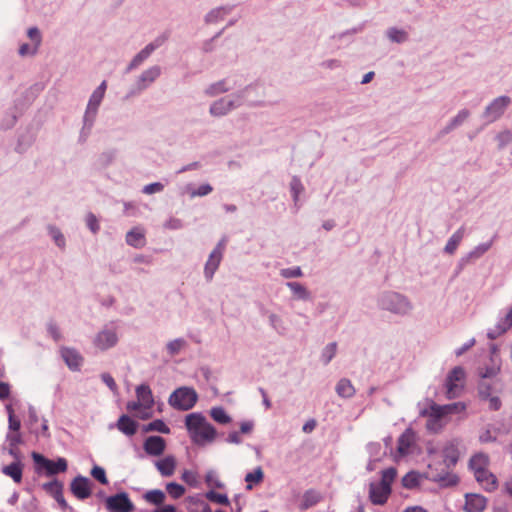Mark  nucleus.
<instances>
[{
    "label": "nucleus",
    "instance_id": "f03ea898",
    "mask_svg": "<svg viewBox=\"0 0 512 512\" xmlns=\"http://www.w3.org/2000/svg\"><path fill=\"white\" fill-rule=\"evenodd\" d=\"M377 304L380 309L399 316H405L413 309V304L407 296L391 290L380 293Z\"/></svg>",
    "mask_w": 512,
    "mask_h": 512
},
{
    "label": "nucleus",
    "instance_id": "9b49d317",
    "mask_svg": "<svg viewBox=\"0 0 512 512\" xmlns=\"http://www.w3.org/2000/svg\"><path fill=\"white\" fill-rule=\"evenodd\" d=\"M467 405L464 402H454L445 405H439L435 402L431 403V415L434 419H443L448 415L459 414L464 412Z\"/></svg>",
    "mask_w": 512,
    "mask_h": 512
},
{
    "label": "nucleus",
    "instance_id": "c03bdc74",
    "mask_svg": "<svg viewBox=\"0 0 512 512\" xmlns=\"http://www.w3.org/2000/svg\"><path fill=\"white\" fill-rule=\"evenodd\" d=\"M304 191V186L301 179L298 176H293L290 181V192L294 202V205L298 207V201L300 194Z\"/></svg>",
    "mask_w": 512,
    "mask_h": 512
},
{
    "label": "nucleus",
    "instance_id": "393cba45",
    "mask_svg": "<svg viewBox=\"0 0 512 512\" xmlns=\"http://www.w3.org/2000/svg\"><path fill=\"white\" fill-rule=\"evenodd\" d=\"M155 465L163 477H170L175 472L176 459L172 455H167L164 458L156 461Z\"/></svg>",
    "mask_w": 512,
    "mask_h": 512
},
{
    "label": "nucleus",
    "instance_id": "2f4dec72",
    "mask_svg": "<svg viewBox=\"0 0 512 512\" xmlns=\"http://www.w3.org/2000/svg\"><path fill=\"white\" fill-rule=\"evenodd\" d=\"M35 135L30 131H26L18 136L15 151L19 154L25 153L35 142Z\"/></svg>",
    "mask_w": 512,
    "mask_h": 512
},
{
    "label": "nucleus",
    "instance_id": "9d476101",
    "mask_svg": "<svg viewBox=\"0 0 512 512\" xmlns=\"http://www.w3.org/2000/svg\"><path fill=\"white\" fill-rule=\"evenodd\" d=\"M478 398H486L490 395L502 394L505 391V384L500 378L494 380H478L476 384Z\"/></svg>",
    "mask_w": 512,
    "mask_h": 512
},
{
    "label": "nucleus",
    "instance_id": "4468645a",
    "mask_svg": "<svg viewBox=\"0 0 512 512\" xmlns=\"http://www.w3.org/2000/svg\"><path fill=\"white\" fill-rule=\"evenodd\" d=\"M139 426V422L134 420L128 414H122L120 415L115 424L109 425V428L111 429L113 427H116L124 435L131 437L137 433Z\"/></svg>",
    "mask_w": 512,
    "mask_h": 512
},
{
    "label": "nucleus",
    "instance_id": "4c0bfd02",
    "mask_svg": "<svg viewBox=\"0 0 512 512\" xmlns=\"http://www.w3.org/2000/svg\"><path fill=\"white\" fill-rule=\"evenodd\" d=\"M209 414H210V417L216 423L221 424V425H227V424L231 423V421H232L231 416L221 406L212 407L210 409Z\"/></svg>",
    "mask_w": 512,
    "mask_h": 512
},
{
    "label": "nucleus",
    "instance_id": "3c124183",
    "mask_svg": "<svg viewBox=\"0 0 512 512\" xmlns=\"http://www.w3.org/2000/svg\"><path fill=\"white\" fill-rule=\"evenodd\" d=\"M166 491L173 499H179L185 494L186 489L182 484L169 482L166 484Z\"/></svg>",
    "mask_w": 512,
    "mask_h": 512
},
{
    "label": "nucleus",
    "instance_id": "c9c22d12",
    "mask_svg": "<svg viewBox=\"0 0 512 512\" xmlns=\"http://www.w3.org/2000/svg\"><path fill=\"white\" fill-rule=\"evenodd\" d=\"M401 483L404 488L409 490L418 488L421 483V474L415 470H411L402 477Z\"/></svg>",
    "mask_w": 512,
    "mask_h": 512
},
{
    "label": "nucleus",
    "instance_id": "c756f323",
    "mask_svg": "<svg viewBox=\"0 0 512 512\" xmlns=\"http://www.w3.org/2000/svg\"><path fill=\"white\" fill-rule=\"evenodd\" d=\"M223 257L217 256L213 253L209 254V257L204 266V276L207 281H211L217 271Z\"/></svg>",
    "mask_w": 512,
    "mask_h": 512
},
{
    "label": "nucleus",
    "instance_id": "473e14b6",
    "mask_svg": "<svg viewBox=\"0 0 512 512\" xmlns=\"http://www.w3.org/2000/svg\"><path fill=\"white\" fill-rule=\"evenodd\" d=\"M246 489L252 490L255 485H259L264 480V472L261 466H257L253 471L248 472L244 478Z\"/></svg>",
    "mask_w": 512,
    "mask_h": 512
},
{
    "label": "nucleus",
    "instance_id": "7c9ffc66",
    "mask_svg": "<svg viewBox=\"0 0 512 512\" xmlns=\"http://www.w3.org/2000/svg\"><path fill=\"white\" fill-rule=\"evenodd\" d=\"M142 498L151 505L156 506V508L160 507L164 504L166 500V494L161 489H152L146 491Z\"/></svg>",
    "mask_w": 512,
    "mask_h": 512
},
{
    "label": "nucleus",
    "instance_id": "bb28decb",
    "mask_svg": "<svg viewBox=\"0 0 512 512\" xmlns=\"http://www.w3.org/2000/svg\"><path fill=\"white\" fill-rule=\"evenodd\" d=\"M321 500L322 496L318 491L314 489L306 490L299 503V509L302 511L308 510L309 508L317 505Z\"/></svg>",
    "mask_w": 512,
    "mask_h": 512
},
{
    "label": "nucleus",
    "instance_id": "37998d69",
    "mask_svg": "<svg viewBox=\"0 0 512 512\" xmlns=\"http://www.w3.org/2000/svg\"><path fill=\"white\" fill-rule=\"evenodd\" d=\"M493 240H490L485 243H480L473 250L467 253L465 256L468 258L470 262L479 259L482 257L492 246Z\"/></svg>",
    "mask_w": 512,
    "mask_h": 512
},
{
    "label": "nucleus",
    "instance_id": "774afa93",
    "mask_svg": "<svg viewBox=\"0 0 512 512\" xmlns=\"http://www.w3.org/2000/svg\"><path fill=\"white\" fill-rule=\"evenodd\" d=\"M496 139L498 141L499 148L502 149L512 142V133L509 130H504L497 134Z\"/></svg>",
    "mask_w": 512,
    "mask_h": 512
},
{
    "label": "nucleus",
    "instance_id": "dca6fc26",
    "mask_svg": "<svg viewBox=\"0 0 512 512\" xmlns=\"http://www.w3.org/2000/svg\"><path fill=\"white\" fill-rule=\"evenodd\" d=\"M416 438V433L412 428H406L405 431L399 436L397 440V452L400 457H405L410 454V448L413 446Z\"/></svg>",
    "mask_w": 512,
    "mask_h": 512
},
{
    "label": "nucleus",
    "instance_id": "f704fd0d",
    "mask_svg": "<svg viewBox=\"0 0 512 512\" xmlns=\"http://www.w3.org/2000/svg\"><path fill=\"white\" fill-rule=\"evenodd\" d=\"M465 229L464 227H460L456 232L453 233V235L448 239L445 247L444 252L446 254L452 255L457 250V247L459 246L460 242L462 241L464 237Z\"/></svg>",
    "mask_w": 512,
    "mask_h": 512
},
{
    "label": "nucleus",
    "instance_id": "72a5a7b5",
    "mask_svg": "<svg viewBox=\"0 0 512 512\" xmlns=\"http://www.w3.org/2000/svg\"><path fill=\"white\" fill-rule=\"evenodd\" d=\"M142 432L143 433L159 432L162 434H170L171 429L165 423V421L163 419H155V420L149 422L148 424L143 425Z\"/></svg>",
    "mask_w": 512,
    "mask_h": 512
},
{
    "label": "nucleus",
    "instance_id": "bf43d9fd",
    "mask_svg": "<svg viewBox=\"0 0 512 512\" xmlns=\"http://www.w3.org/2000/svg\"><path fill=\"white\" fill-rule=\"evenodd\" d=\"M498 395L499 394H495V395H490L489 397H486V398H478V399L481 402H488L489 403L488 409L490 411H499L502 407V401Z\"/></svg>",
    "mask_w": 512,
    "mask_h": 512
},
{
    "label": "nucleus",
    "instance_id": "6e6552de",
    "mask_svg": "<svg viewBox=\"0 0 512 512\" xmlns=\"http://www.w3.org/2000/svg\"><path fill=\"white\" fill-rule=\"evenodd\" d=\"M511 102V98L506 95L495 98L486 106L482 114V118L485 119L487 123H492L498 120L504 114Z\"/></svg>",
    "mask_w": 512,
    "mask_h": 512
},
{
    "label": "nucleus",
    "instance_id": "09e8293b",
    "mask_svg": "<svg viewBox=\"0 0 512 512\" xmlns=\"http://www.w3.org/2000/svg\"><path fill=\"white\" fill-rule=\"evenodd\" d=\"M205 497L214 503H217L222 506H230V500L227 494L218 493L215 490H209L206 492Z\"/></svg>",
    "mask_w": 512,
    "mask_h": 512
},
{
    "label": "nucleus",
    "instance_id": "1a4fd4ad",
    "mask_svg": "<svg viewBox=\"0 0 512 512\" xmlns=\"http://www.w3.org/2000/svg\"><path fill=\"white\" fill-rule=\"evenodd\" d=\"M93 482L86 476L77 475L70 483L71 493L79 500H85L92 495Z\"/></svg>",
    "mask_w": 512,
    "mask_h": 512
},
{
    "label": "nucleus",
    "instance_id": "0e129e2a",
    "mask_svg": "<svg viewBox=\"0 0 512 512\" xmlns=\"http://www.w3.org/2000/svg\"><path fill=\"white\" fill-rule=\"evenodd\" d=\"M181 479L190 487L197 488L199 486V482L197 480V475L195 472L190 470H184Z\"/></svg>",
    "mask_w": 512,
    "mask_h": 512
},
{
    "label": "nucleus",
    "instance_id": "ddd939ff",
    "mask_svg": "<svg viewBox=\"0 0 512 512\" xmlns=\"http://www.w3.org/2000/svg\"><path fill=\"white\" fill-rule=\"evenodd\" d=\"M61 357L71 371H80L84 358L78 350L71 347H62Z\"/></svg>",
    "mask_w": 512,
    "mask_h": 512
},
{
    "label": "nucleus",
    "instance_id": "c85d7f7f",
    "mask_svg": "<svg viewBox=\"0 0 512 512\" xmlns=\"http://www.w3.org/2000/svg\"><path fill=\"white\" fill-rule=\"evenodd\" d=\"M337 395L344 399L352 398L356 390L348 378H341L335 387Z\"/></svg>",
    "mask_w": 512,
    "mask_h": 512
},
{
    "label": "nucleus",
    "instance_id": "7ed1b4c3",
    "mask_svg": "<svg viewBox=\"0 0 512 512\" xmlns=\"http://www.w3.org/2000/svg\"><path fill=\"white\" fill-rule=\"evenodd\" d=\"M31 458L34 472L39 476L54 477L60 473H65L68 469V461L64 457H57L52 460L39 452L33 451Z\"/></svg>",
    "mask_w": 512,
    "mask_h": 512
},
{
    "label": "nucleus",
    "instance_id": "cd10ccee",
    "mask_svg": "<svg viewBox=\"0 0 512 512\" xmlns=\"http://www.w3.org/2000/svg\"><path fill=\"white\" fill-rule=\"evenodd\" d=\"M430 480L438 483L442 488L454 487L459 483V477L450 472L437 473Z\"/></svg>",
    "mask_w": 512,
    "mask_h": 512
},
{
    "label": "nucleus",
    "instance_id": "69168bd1",
    "mask_svg": "<svg viewBox=\"0 0 512 512\" xmlns=\"http://www.w3.org/2000/svg\"><path fill=\"white\" fill-rule=\"evenodd\" d=\"M268 319H269V323L273 327V329H275L280 334L283 333L285 328L283 326V321L279 315H277L275 313H270L268 315Z\"/></svg>",
    "mask_w": 512,
    "mask_h": 512
},
{
    "label": "nucleus",
    "instance_id": "a878e982",
    "mask_svg": "<svg viewBox=\"0 0 512 512\" xmlns=\"http://www.w3.org/2000/svg\"><path fill=\"white\" fill-rule=\"evenodd\" d=\"M443 457L444 463L448 469L454 467L458 463L460 458V452L458 450L457 445L454 442L448 443L443 448Z\"/></svg>",
    "mask_w": 512,
    "mask_h": 512
},
{
    "label": "nucleus",
    "instance_id": "680f3d73",
    "mask_svg": "<svg viewBox=\"0 0 512 512\" xmlns=\"http://www.w3.org/2000/svg\"><path fill=\"white\" fill-rule=\"evenodd\" d=\"M169 38L168 33H162L161 35L157 36L152 42L147 44L145 47L149 50V52L152 54L156 49L161 47Z\"/></svg>",
    "mask_w": 512,
    "mask_h": 512
},
{
    "label": "nucleus",
    "instance_id": "de8ad7c7",
    "mask_svg": "<svg viewBox=\"0 0 512 512\" xmlns=\"http://www.w3.org/2000/svg\"><path fill=\"white\" fill-rule=\"evenodd\" d=\"M186 189L189 192L191 198L203 197L210 194L213 191V187L209 183L201 184L196 189L192 188L191 184H188Z\"/></svg>",
    "mask_w": 512,
    "mask_h": 512
},
{
    "label": "nucleus",
    "instance_id": "423d86ee",
    "mask_svg": "<svg viewBox=\"0 0 512 512\" xmlns=\"http://www.w3.org/2000/svg\"><path fill=\"white\" fill-rule=\"evenodd\" d=\"M198 401V394L192 387L182 386L175 389L168 398V404L178 411L192 409Z\"/></svg>",
    "mask_w": 512,
    "mask_h": 512
},
{
    "label": "nucleus",
    "instance_id": "79ce46f5",
    "mask_svg": "<svg viewBox=\"0 0 512 512\" xmlns=\"http://www.w3.org/2000/svg\"><path fill=\"white\" fill-rule=\"evenodd\" d=\"M151 53L149 50L144 47L141 51H139L133 59L130 61L128 66L125 69V73H130L132 70L139 67L146 59L150 57Z\"/></svg>",
    "mask_w": 512,
    "mask_h": 512
},
{
    "label": "nucleus",
    "instance_id": "49530a36",
    "mask_svg": "<svg viewBox=\"0 0 512 512\" xmlns=\"http://www.w3.org/2000/svg\"><path fill=\"white\" fill-rule=\"evenodd\" d=\"M421 415L422 416H428V420H427V423H426V427L428 430L430 431H433L435 433L439 432L442 427H443V424L441 423V419H434L433 416L431 415V405L429 406L428 409H425L421 412Z\"/></svg>",
    "mask_w": 512,
    "mask_h": 512
},
{
    "label": "nucleus",
    "instance_id": "0eeeda50",
    "mask_svg": "<svg viewBox=\"0 0 512 512\" xmlns=\"http://www.w3.org/2000/svg\"><path fill=\"white\" fill-rule=\"evenodd\" d=\"M105 507L109 512H134L136 510L129 494L125 491L106 497Z\"/></svg>",
    "mask_w": 512,
    "mask_h": 512
},
{
    "label": "nucleus",
    "instance_id": "20e7f679",
    "mask_svg": "<svg viewBox=\"0 0 512 512\" xmlns=\"http://www.w3.org/2000/svg\"><path fill=\"white\" fill-rule=\"evenodd\" d=\"M252 88V84L245 86L243 89L233 93L229 97H223L214 101L209 108V113L214 117H222L230 111L240 107L246 93Z\"/></svg>",
    "mask_w": 512,
    "mask_h": 512
},
{
    "label": "nucleus",
    "instance_id": "4be33fe9",
    "mask_svg": "<svg viewBox=\"0 0 512 512\" xmlns=\"http://www.w3.org/2000/svg\"><path fill=\"white\" fill-rule=\"evenodd\" d=\"M136 396L144 409L150 410L154 405V398L150 386L142 383L136 387Z\"/></svg>",
    "mask_w": 512,
    "mask_h": 512
},
{
    "label": "nucleus",
    "instance_id": "13d9d810",
    "mask_svg": "<svg viewBox=\"0 0 512 512\" xmlns=\"http://www.w3.org/2000/svg\"><path fill=\"white\" fill-rule=\"evenodd\" d=\"M508 329V326L505 323H503L502 320L500 319L493 329L488 330L487 337L490 340H495L499 336L504 334Z\"/></svg>",
    "mask_w": 512,
    "mask_h": 512
},
{
    "label": "nucleus",
    "instance_id": "e2e57ef3",
    "mask_svg": "<svg viewBox=\"0 0 512 512\" xmlns=\"http://www.w3.org/2000/svg\"><path fill=\"white\" fill-rule=\"evenodd\" d=\"M469 116H470V111L468 109H466V108L461 109L458 112V114L450 120L449 123L454 128H457V127L461 126Z\"/></svg>",
    "mask_w": 512,
    "mask_h": 512
},
{
    "label": "nucleus",
    "instance_id": "f257e3e1",
    "mask_svg": "<svg viewBox=\"0 0 512 512\" xmlns=\"http://www.w3.org/2000/svg\"><path fill=\"white\" fill-rule=\"evenodd\" d=\"M184 424L191 442L196 446L204 447L214 442L218 436L216 428L201 412L187 414Z\"/></svg>",
    "mask_w": 512,
    "mask_h": 512
},
{
    "label": "nucleus",
    "instance_id": "a18cd8bd",
    "mask_svg": "<svg viewBox=\"0 0 512 512\" xmlns=\"http://www.w3.org/2000/svg\"><path fill=\"white\" fill-rule=\"evenodd\" d=\"M229 90L230 88L226 85V81L223 79L209 85L205 90V94L207 96L214 97L218 94L226 93Z\"/></svg>",
    "mask_w": 512,
    "mask_h": 512
},
{
    "label": "nucleus",
    "instance_id": "052dcab7",
    "mask_svg": "<svg viewBox=\"0 0 512 512\" xmlns=\"http://www.w3.org/2000/svg\"><path fill=\"white\" fill-rule=\"evenodd\" d=\"M465 370L462 366H455L447 375L449 382H459L465 378Z\"/></svg>",
    "mask_w": 512,
    "mask_h": 512
},
{
    "label": "nucleus",
    "instance_id": "4d7b16f0",
    "mask_svg": "<svg viewBox=\"0 0 512 512\" xmlns=\"http://www.w3.org/2000/svg\"><path fill=\"white\" fill-rule=\"evenodd\" d=\"M90 474L96 481H98L102 485H107L109 483L106 471L101 466L94 465L91 469Z\"/></svg>",
    "mask_w": 512,
    "mask_h": 512
},
{
    "label": "nucleus",
    "instance_id": "f3484780",
    "mask_svg": "<svg viewBox=\"0 0 512 512\" xmlns=\"http://www.w3.org/2000/svg\"><path fill=\"white\" fill-rule=\"evenodd\" d=\"M118 342V337L113 329H103L100 331L94 340V344L101 350H107L114 347Z\"/></svg>",
    "mask_w": 512,
    "mask_h": 512
},
{
    "label": "nucleus",
    "instance_id": "b1692460",
    "mask_svg": "<svg viewBox=\"0 0 512 512\" xmlns=\"http://www.w3.org/2000/svg\"><path fill=\"white\" fill-rule=\"evenodd\" d=\"M126 243L134 248H142L146 244L145 231L141 227H134L126 234Z\"/></svg>",
    "mask_w": 512,
    "mask_h": 512
},
{
    "label": "nucleus",
    "instance_id": "e433bc0d",
    "mask_svg": "<svg viewBox=\"0 0 512 512\" xmlns=\"http://www.w3.org/2000/svg\"><path fill=\"white\" fill-rule=\"evenodd\" d=\"M116 149H109L100 153L96 159L95 165L98 169H105L110 166L116 158Z\"/></svg>",
    "mask_w": 512,
    "mask_h": 512
},
{
    "label": "nucleus",
    "instance_id": "f8f14e48",
    "mask_svg": "<svg viewBox=\"0 0 512 512\" xmlns=\"http://www.w3.org/2000/svg\"><path fill=\"white\" fill-rule=\"evenodd\" d=\"M166 440L159 435L148 436L143 442V449L149 456L159 457L166 450Z\"/></svg>",
    "mask_w": 512,
    "mask_h": 512
},
{
    "label": "nucleus",
    "instance_id": "412c9836",
    "mask_svg": "<svg viewBox=\"0 0 512 512\" xmlns=\"http://www.w3.org/2000/svg\"><path fill=\"white\" fill-rule=\"evenodd\" d=\"M491 365H485L477 368L479 380H494L501 371L500 362L497 363L495 358L490 357Z\"/></svg>",
    "mask_w": 512,
    "mask_h": 512
},
{
    "label": "nucleus",
    "instance_id": "58836bf2",
    "mask_svg": "<svg viewBox=\"0 0 512 512\" xmlns=\"http://www.w3.org/2000/svg\"><path fill=\"white\" fill-rule=\"evenodd\" d=\"M386 36L391 42L397 44H402L409 39L408 33L405 30L399 29L397 27L388 28L386 31Z\"/></svg>",
    "mask_w": 512,
    "mask_h": 512
},
{
    "label": "nucleus",
    "instance_id": "5fc2aeb1",
    "mask_svg": "<svg viewBox=\"0 0 512 512\" xmlns=\"http://www.w3.org/2000/svg\"><path fill=\"white\" fill-rule=\"evenodd\" d=\"M27 36L30 38L31 41L35 43V47L33 48L31 55H35L37 53V50L42 42V36L40 30L34 26L30 27L27 30Z\"/></svg>",
    "mask_w": 512,
    "mask_h": 512
},
{
    "label": "nucleus",
    "instance_id": "ea45409f",
    "mask_svg": "<svg viewBox=\"0 0 512 512\" xmlns=\"http://www.w3.org/2000/svg\"><path fill=\"white\" fill-rule=\"evenodd\" d=\"M286 285L293 292L295 298L304 301L310 299L311 294L303 284L299 282H287Z\"/></svg>",
    "mask_w": 512,
    "mask_h": 512
},
{
    "label": "nucleus",
    "instance_id": "603ef678",
    "mask_svg": "<svg viewBox=\"0 0 512 512\" xmlns=\"http://www.w3.org/2000/svg\"><path fill=\"white\" fill-rule=\"evenodd\" d=\"M337 350V343L331 342L327 344L321 353V361L324 365H327L334 358Z\"/></svg>",
    "mask_w": 512,
    "mask_h": 512
},
{
    "label": "nucleus",
    "instance_id": "a211bd4d",
    "mask_svg": "<svg viewBox=\"0 0 512 512\" xmlns=\"http://www.w3.org/2000/svg\"><path fill=\"white\" fill-rule=\"evenodd\" d=\"M487 506V498L477 493L465 494V512H482Z\"/></svg>",
    "mask_w": 512,
    "mask_h": 512
},
{
    "label": "nucleus",
    "instance_id": "aec40b11",
    "mask_svg": "<svg viewBox=\"0 0 512 512\" xmlns=\"http://www.w3.org/2000/svg\"><path fill=\"white\" fill-rule=\"evenodd\" d=\"M161 75V67L154 65L141 73L137 80V90L144 91Z\"/></svg>",
    "mask_w": 512,
    "mask_h": 512
},
{
    "label": "nucleus",
    "instance_id": "39448f33",
    "mask_svg": "<svg viewBox=\"0 0 512 512\" xmlns=\"http://www.w3.org/2000/svg\"><path fill=\"white\" fill-rule=\"evenodd\" d=\"M478 459H480L482 461L484 460V462H485L486 459H487V455L485 453H482V452L474 454L469 459L468 468L471 471L474 472V476H475L476 481L479 484L483 485L484 489L487 492H493L498 487L497 478H496V476L492 472H490L487 469V467H476V468H474L475 462Z\"/></svg>",
    "mask_w": 512,
    "mask_h": 512
},
{
    "label": "nucleus",
    "instance_id": "338daca9",
    "mask_svg": "<svg viewBox=\"0 0 512 512\" xmlns=\"http://www.w3.org/2000/svg\"><path fill=\"white\" fill-rule=\"evenodd\" d=\"M47 332L56 342L62 338L59 327L53 319L47 322Z\"/></svg>",
    "mask_w": 512,
    "mask_h": 512
},
{
    "label": "nucleus",
    "instance_id": "8fccbe9b",
    "mask_svg": "<svg viewBox=\"0 0 512 512\" xmlns=\"http://www.w3.org/2000/svg\"><path fill=\"white\" fill-rule=\"evenodd\" d=\"M47 230H48V234L52 237L55 244L59 248H64L66 245V240H65V237H64L63 233L61 232V230L58 227H56L55 225H48Z\"/></svg>",
    "mask_w": 512,
    "mask_h": 512
},
{
    "label": "nucleus",
    "instance_id": "6e6d98bb",
    "mask_svg": "<svg viewBox=\"0 0 512 512\" xmlns=\"http://www.w3.org/2000/svg\"><path fill=\"white\" fill-rule=\"evenodd\" d=\"M17 120L18 116L14 112H7L0 122V128L2 130H9L16 125Z\"/></svg>",
    "mask_w": 512,
    "mask_h": 512
},
{
    "label": "nucleus",
    "instance_id": "5701e85b",
    "mask_svg": "<svg viewBox=\"0 0 512 512\" xmlns=\"http://www.w3.org/2000/svg\"><path fill=\"white\" fill-rule=\"evenodd\" d=\"M24 464L22 461H13L1 468V472L10 477L15 483H21L23 478Z\"/></svg>",
    "mask_w": 512,
    "mask_h": 512
},
{
    "label": "nucleus",
    "instance_id": "a19ab883",
    "mask_svg": "<svg viewBox=\"0 0 512 512\" xmlns=\"http://www.w3.org/2000/svg\"><path fill=\"white\" fill-rule=\"evenodd\" d=\"M397 477V469L393 466L381 471L379 484L387 489H392V484Z\"/></svg>",
    "mask_w": 512,
    "mask_h": 512
},
{
    "label": "nucleus",
    "instance_id": "6ab92c4d",
    "mask_svg": "<svg viewBox=\"0 0 512 512\" xmlns=\"http://www.w3.org/2000/svg\"><path fill=\"white\" fill-rule=\"evenodd\" d=\"M234 8H235V5H229V4L215 7L205 14L204 19H203L204 23L206 25L217 24L218 22L224 20V18L227 15H229L233 11Z\"/></svg>",
    "mask_w": 512,
    "mask_h": 512
},
{
    "label": "nucleus",
    "instance_id": "2eb2a0df",
    "mask_svg": "<svg viewBox=\"0 0 512 512\" xmlns=\"http://www.w3.org/2000/svg\"><path fill=\"white\" fill-rule=\"evenodd\" d=\"M392 489H387L379 483L371 482L369 485V500L373 505H384L387 503Z\"/></svg>",
    "mask_w": 512,
    "mask_h": 512
},
{
    "label": "nucleus",
    "instance_id": "864d4df0",
    "mask_svg": "<svg viewBox=\"0 0 512 512\" xmlns=\"http://www.w3.org/2000/svg\"><path fill=\"white\" fill-rule=\"evenodd\" d=\"M41 488L50 496L58 492L60 489H64V484L57 478H53L51 481L43 483Z\"/></svg>",
    "mask_w": 512,
    "mask_h": 512
}]
</instances>
